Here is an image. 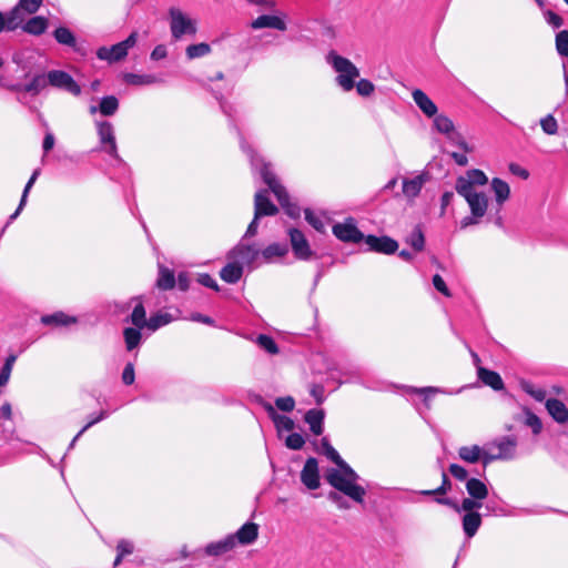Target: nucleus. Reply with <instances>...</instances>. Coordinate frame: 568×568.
I'll return each instance as SVG.
<instances>
[{
  "label": "nucleus",
  "mask_w": 568,
  "mask_h": 568,
  "mask_svg": "<svg viewBox=\"0 0 568 568\" xmlns=\"http://www.w3.org/2000/svg\"><path fill=\"white\" fill-rule=\"evenodd\" d=\"M321 446L322 453L338 467L326 470V481L354 501L363 504L366 490L356 484L358 474L339 456L326 437L322 438Z\"/></svg>",
  "instance_id": "f257e3e1"
},
{
  "label": "nucleus",
  "mask_w": 568,
  "mask_h": 568,
  "mask_svg": "<svg viewBox=\"0 0 568 568\" xmlns=\"http://www.w3.org/2000/svg\"><path fill=\"white\" fill-rule=\"evenodd\" d=\"M333 69L338 73L336 83L346 92L355 87V80L359 77L358 68L347 58L331 52L327 57Z\"/></svg>",
  "instance_id": "f03ea898"
},
{
  "label": "nucleus",
  "mask_w": 568,
  "mask_h": 568,
  "mask_svg": "<svg viewBox=\"0 0 568 568\" xmlns=\"http://www.w3.org/2000/svg\"><path fill=\"white\" fill-rule=\"evenodd\" d=\"M241 148L251 156L252 166H260V174L263 179L264 183L268 185L270 191L276 197L284 196V186L278 182L275 174L271 170V164L263 161V159L256 156L253 153V150L245 144L244 141L241 142Z\"/></svg>",
  "instance_id": "7ed1b4c3"
},
{
  "label": "nucleus",
  "mask_w": 568,
  "mask_h": 568,
  "mask_svg": "<svg viewBox=\"0 0 568 568\" xmlns=\"http://www.w3.org/2000/svg\"><path fill=\"white\" fill-rule=\"evenodd\" d=\"M170 29L172 38L180 40L183 36H195L197 29L196 23L186 17L180 9L171 8L170 11Z\"/></svg>",
  "instance_id": "20e7f679"
},
{
  "label": "nucleus",
  "mask_w": 568,
  "mask_h": 568,
  "mask_svg": "<svg viewBox=\"0 0 568 568\" xmlns=\"http://www.w3.org/2000/svg\"><path fill=\"white\" fill-rule=\"evenodd\" d=\"M138 33L132 32L125 40L113 44L112 47H101L97 51V57L100 60H105L110 63L118 62L124 59L128 54L129 49L134 47L136 43Z\"/></svg>",
  "instance_id": "39448f33"
},
{
  "label": "nucleus",
  "mask_w": 568,
  "mask_h": 568,
  "mask_svg": "<svg viewBox=\"0 0 568 568\" xmlns=\"http://www.w3.org/2000/svg\"><path fill=\"white\" fill-rule=\"evenodd\" d=\"M42 6V0H19L9 11V28L17 29L24 21L27 14L36 13Z\"/></svg>",
  "instance_id": "423d86ee"
},
{
  "label": "nucleus",
  "mask_w": 568,
  "mask_h": 568,
  "mask_svg": "<svg viewBox=\"0 0 568 568\" xmlns=\"http://www.w3.org/2000/svg\"><path fill=\"white\" fill-rule=\"evenodd\" d=\"M456 192L466 200L475 217H483L486 214L488 199L483 192L466 191V185L462 183Z\"/></svg>",
  "instance_id": "0eeeda50"
},
{
  "label": "nucleus",
  "mask_w": 568,
  "mask_h": 568,
  "mask_svg": "<svg viewBox=\"0 0 568 568\" xmlns=\"http://www.w3.org/2000/svg\"><path fill=\"white\" fill-rule=\"evenodd\" d=\"M244 240L245 239H242L229 253V257L253 267L261 258V252L254 244H246Z\"/></svg>",
  "instance_id": "6e6552de"
},
{
  "label": "nucleus",
  "mask_w": 568,
  "mask_h": 568,
  "mask_svg": "<svg viewBox=\"0 0 568 568\" xmlns=\"http://www.w3.org/2000/svg\"><path fill=\"white\" fill-rule=\"evenodd\" d=\"M49 74V83L51 87L60 90H64L75 97L81 94L80 85L74 81V79L65 71L62 70H51L48 72Z\"/></svg>",
  "instance_id": "1a4fd4ad"
},
{
  "label": "nucleus",
  "mask_w": 568,
  "mask_h": 568,
  "mask_svg": "<svg viewBox=\"0 0 568 568\" xmlns=\"http://www.w3.org/2000/svg\"><path fill=\"white\" fill-rule=\"evenodd\" d=\"M100 143L104 145V151L112 158L119 160L118 146L115 142L114 129L108 121L97 122Z\"/></svg>",
  "instance_id": "9d476101"
},
{
  "label": "nucleus",
  "mask_w": 568,
  "mask_h": 568,
  "mask_svg": "<svg viewBox=\"0 0 568 568\" xmlns=\"http://www.w3.org/2000/svg\"><path fill=\"white\" fill-rule=\"evenodd\" d=\"M333 234L338 240L347 243H358L364 240V234L357 229L353 219L335 224L333 226Z\"/></svg>",
  "instance_id": "9b49d317"
},
{
  "label": "nucleus",
  "mask_w": 568,
  "mask_h": 568,
  "mask_svg": "<svg viewBox=\"0 0 568 568\" xmlns=\"http://www.w3.org/2000/svg\"><path fill=\"white\" fill-rule=\"evenodd\" d=\"M435 501L439 505H444L452 508L458 514L462 511H464L465 514L478 513L477 510L483 507V503L478 501L477 499L470 496L464 498L460 504L448 497H436Z\"/></svg>",
  "instance_id": "f8f14e48"
},
{
  "label": "nucleus",
  "mask_w": 568,
  "mask_h": 568,
  "mask_svg": "<svg viewBox=\"0 0 568 568\" xmlns=\"http://www.w3.org/2000/svg\"><path fill=\"white\" fill-rule=\"evenodd\" d=\"M288 235L295 256L300 260H308L313 252L305 235L297 229H290Z\"/></svg>",
  "instance_id": "ddd939ff"
},
{
  "label": "nucleus",
  "mask_w": 568,
  "mask_h": 568,
  "mask_svg": "<svg viewBox=\"0 0 568 568\" xmlns=\"http://www.w3.org/2000/svg\"><path fill=\"white\" fill-rule=\"evenodd\" d=\"M267 190H260L254 196V213L255 219L263 216H274L278 213V209L267 197Z\"/></svg>",
  "instance_id": "4468645a"
},
{
  "label": "nucleus",
  "mask_w": 568,
  "mask_h": 568,
  "mask_svg": "<svg viewBox=\"0 0 568 568\" xmlns=\"http://www.w3.org/2000/svg\"><path fill=\"white\" fill-rule=\"evenodd\" d=\"M301 481L311 490L320 487L318 463L314 457L306 459L301 471Z\"/></svg>",
  "instance_id": "2eb2a0df"
},
{
  "label": "nucleus",
  "mask_w": 568,
  "mask_h": 568,
  "mask_svg": "<svg viewBox=\"0 0 568 568\" xmlns=\"http://www.w3.org/2000/svg\"><path fill=\"white\" fill-rule=\"evenodd\" d=\"M365 243L369 246V250L383 254H393L398 248L397 241L389 236L367 235Z\"/></svg>",
  "instance_id": "dca6fc26"
},
{
  "label": "nucleus",
  "mask_w": 568,
  "mask_h": 568,
  "mask_svg": "<svg viewBox=\"0 0 568 568\" xmlns=\"http://www.w3.org/2000/svg\"><path fill=\"white\" fill-rule=\"evenodd\" d=\"M488 182L486 174L478 169L468 170L465 175L457 178L455 190L458 191L459 184L466 185V191H475L474 186L485 185Z\"/></svg>",
  "instance_id": "f3484780"
},
{
  "label": "nucleus",
  "mask_w": 568,
  "mask_h": 568,
  "mask_svg": "<svg viewBox=\"0 0 568 568\" xmlns=\"http://www.w3.org/2000/svg\"><path fill=\"white\" fill-rule=\"evenodd\" d=\"M235 547L234 536L227 535L225 538L210 542L204 548V554L210 557H220Z\"/></svg>",
  "instance_id": "a211bd4d"
},
{
  "label": "nucleus",
  "mask_w": 568,
  "mask_h": 568,
  "mask_svg": "<svg viewBox=\"0 0 568 568\" xmlns=\"http://www.w3.org/2000/svg\"><path fill=\"white\" fill-rule=\"evenodd\" d=\"M230 536H234L235 544L240 545H251L258 537V525L254 523L244 524L235 534H231Z\"/></svg>",
  "instance_id": "6ab92c4d"
},
{
  "label": "nucleus",
  "mask_w": 568,
  "mask_h": 568,
  "mask_svg": "<svg viewBox=\"0 0 568 568\" xmlns=\"http://www.w3.org/2000/svg\"><path fill=\"white\" fill-rule=\"evenodd\" d=\"M490 450H495L497 454L503 455V459H510L515 455V448L517 446V440L515 437L505 436L498 440H495L489 444Z\"/></svg>",
  "instance_id": "aec40b11"
},
{
  "label": "nucleus",
  "mask_w": 568,
  "mask_h": 568,
  "mask_svg": "<svg viewBox=\"0 0 568 568\" xmlns=\"http://www.w3.org/2000/svg\"><path fill=\"white\" fill-rule=\"evenodd\" d=\"M413 100L420 111L428 118L437 114L436 104L429 99V97L420 89H415L412 93Z\"/></svg>",
  "instance_id": "412c9836"
},
{
  "label": "nucleus",
  "mask_w": 568,
  "mask_h": 568,
  "mask_svg": "<svg viewBox=\"0 0 568 568\" xmlns=\"http://www.w3.org/2000/svg\"><path fill=\"white\" fill-rule=\"evenodd\" d=\"M477 376L483 384L491 387L494 390H501L504 388V382L497 372L478 366Z\"/></svg>",
  "instance_id": "4be33fe9"
},
{
  "label": "nucleus",
  "mask_w": 568,
  "mask_h": 568,
  "mask_svg": "<svg viewBox=\"0 0 568 568\" xmlns=\"http://www.w3.org/2000/svg\"><path fill=\"white\" fill-rule=\"evenodd\" d=\"M49 83V74H36L32 80L24 85L13 87L17 90H21L23 92L30 93L32 95H38L42 90H44Z\"/></svg>",
  "instance_id": "5701e85b"
},
{
  "label": "nucleus",
  "mask_w": 568,
  "mask_h": 568,
  "mask_svg": "<svg viewBox=\"0 0 568 568\" xmlns=\"http://www.w3.org/2000/svg\"><path fill=\"white\" fill-rule=\"evenodd\" d=\"M546 408L549 415L559 424H565L568 422V408L566 405L557 399L550 398L546 402Z\"/></svg>",
  "instance_id": "b1692460"
},
{
  "label": "nucleus",
  "mask_w": 568,
  "mask_h": 568,
  "mask_svg": "<svg viewBox=\"0 0 568 568\" xmlns=\"http://www.w3.org/2000/svg\"><path fill=\"white\" fill-rule=\"evenodd\" d=\"M253 29L271 28L280 31L286 30V23L276 16L263 14L257 17L252 23Z\"/></svg>",
  "instance_id": "393cba45"
},
{
  "label": "nucleus",
  "mask_w": 568,
  "mask_h": 568,
  "mask_svg": "<svg viewBox=\"0 0 568 568\" xmlns=\"http://www.w3.org/2000/svg\"><path fill=\"white\" fill-rule=\"evenodd\" d=\"M119 109V100L114 95H106L103 97L100 101L99 106L91 105L90 106V113L94 114L97 111H99L104 116H112L116 113Z\"/></svg>",
  "instance_id": "a878e982"
},
{
  "label": "nucleus",
  "mask_w": 568,
  "mask_h": 568,
  "mask_svg": "<svg viewBox=\"0 0 568 568\" xmlns=\"http://www.w3.org/2000/svg\"><path fill=\"white\" fill-rule=\"evenodd\" d=\"M466 490L468 496L483 503L488 497V487L484 481L477 478H469L466 481Z\"/></svg>",
  "instance_id": "bb28decb"
},
{
  "label": "nucleus",
  "mask_w": 568,
  "mask_h": 568,
  "mask_svg": "<svg viewBox=\"0 0 568 568\" xmlns=\"http://www.w3.org/2000/svg\"><path fill=\"white\" fill-rule=\"evenodd\" d=\"M261 252V263H272L276 257H283L288 253V247L283 243H272Z\"/></svg>",
  "instance_id": "cd10ccee"
},
{
  "label": "nucleus",
  "mask_w": 568,
  "mask_h": 568,
  "mask_svg": "<svg viewBox=\"0 0 568 568\" xmlns=\"http://www.w3.org/2000/svg\"><path fill=\"white\" fill-rule=\"evenodd\" d=\"M243 275V266L234 260V262L227 263L220 271L221 278L230 284L237 283Z\"/></svg>",
  "instance_id": "c85d7f7f"
},
{
  "label": "nucleus",
  "mask_w": 568,
  "mask_h": 568,
  "mask_svg": "<svg viewBox=\"0 0 568 568\" xmlns=\"http://www.w3.org/2000/svg\"><path fill=\"white\" fill-rule=\"evenodd\" d=\"M263 407L268 413L270 417L272 418V420L274 422L275 426L278 429H284L287 432H291L294 429L295 423L292 418H290L285 415L277 414L275 412L274 407L270 403H263Z\"/></svg>",
  "instance_id": "c756f323"
},
{
  "label": "nucleus",
  "mask_w": 568,
  "mask_h": 568,
  "mask_svg": "<svg viewBox=\"0 0 568 568\" xmlns=\"http://www.w3.org/2000/svg\"><path fill=\"white\" fill-rule=\"evenodd\" d=\"M462 526L468 538L474 537L481 526V515L479 513L465 514L462 518Z\"/></svg>",
  "instance_id": "7c9ffc66"
},
{
  "label": "nucleus",
  "mask_w": 568,
  "mask_h": 568,
  "mask_svg": "<svg viewBox=\"0 0 568 568\" xmlns=\"http://www.w3.org/2000/svg\"><path fill=\"white\" fill-rule=\"evenodd\" d=\"M324 410L322 409H310L306 412L304 416V420L310 425V429L314 435H322L323 433V422H324Z\"/></svg>",
  "instance_id": "2f4dec72"
},
{
  "label": "nucleus",
  "mask_w": 568,
  "mask_h": 568,
  "mask_svg": "<svg viewBox=\"0 0 568 568\" xmlns=\"http://www.w3.org/2000/svg\"><path fill=\"white\" fill-rule=\"evenodd\" d=\"M426 182L425 175L420 174L413 179H405L403 181V193L408 199H415L422 191Z\"/></svg>",
  "instance_id": "473e14b6"
},
{
  "label": "nucleus",
  "mask_w": 568,
  "mask_h": 568,
  "mask_svg": "<svg viewBox=\"0 0 568 568\" xmlns=\"http://www.w3.org/2000/svg\"><path fill=\"white\" fill-rule=\"evenodd\" d=\"M48 28V20L44 17H33L29 19L26 24L22 27L23 31L33 34V36H40L45 32Z\"/></svg>",
  "instance_id": "72a5a7b5"
},
{
  "label": "nucleus",
  "mask_w": 568,
  "mask_h": 568,
  "mask_svg": "<svg viewBox=\"0 0 568 568\" xmlns=\"http://www.w3.org/2000/svg\"><path fill=\"white\" fill-rule=\"evenodd\" d=\"M39 174H40V169H36L23 189L22 196H21V200H20V203H19L17 210L9 216V222H12L13 220H16L19 216V214L21 213V211L23 210V207L27 203L29 192H30L31 187L33 186V184L36 183Z\"/></svg>",
  "instance_id": "f704fd0d"
},
{
  "label": "nucleus",
  "mask_w": 568,
  "mask_h": 568,
  "mask_svg": "<svg viewBox=\"0 0 568 568\" xmlns=\"http://www.w3.org/2000/svg\"><path fill=\"white\" fill-rule=\"evenodd\" d=\"M491 190L494 191L496 201L499 205H503L509 199L510 187L504 180L494 178L491 181Z\"/></svg>",
  "instance_id": "c9c22d12"
},
{
  "label": "nucleus",
  "mask_w": 568,
  "mask_h": 568,
  "mask_svg": "<svg viewBox=\"0 0 568 568\" xmlns=\"http://www.w3.org/2000/svg\"><path fill=\"white\" fill-rule=\"evenodd\" d=\"M175 276L174 272L165 266L159 267V277L156 280V286L160 290L168 291L172 290L175 286Z\"/></svg>",
  "instance_id": "e433bc0d"
},
{
  "label": "nucleus",
  "mask_w": 568,
  "mask_h": 568,
  "mask_svg": "<svg viewBox=\"0 0 568 568\" xmlns=\"http://www.w3.org/2000/svg\"><path fill=\"white\" fill-rule=\"evenodd\" d=\"M483 448L478 445L463 446L458 449V456L466 463L475 464L480 460Z\"/></svg>",
  "instance_id": "4c0bfd02"
},
{
  "label": "nucleus",
  "mask_w": 568,
  "mask_h": 568,
  "mask_svg": "<svg viewBox=\"0 0 568 568\" xmlns=\"http://www.w3.org/2000/svg\"><path fill=\"white\" fill-rule=\"evenodd\" d=\"M53 37L58 43L68 45L70 48H73L75 51H78L75 37L71 32L70 29H68L65 27H59L54 30Z\"/></svg>",
  "instance_id": "58836bf2"
},
{
  "label": "nucleus",
  "mask_w": 568,
  "mask_h": 568,
  "mask_svg": "<svg viewBox=\"0 0 568 568\" xmlns=\"http://www.w3.org/2000/svg\"><path fill=\"white\" fill-rule=\"evenodd\" d=\"M132 301H139L138 304L134 306L133 312L131 314V323L138 327V328H144L146 327L148 320H146V312L145 308L140 301V297H133Z\"/></svg>",
  "instance_id": "ea45409f"
},
{
  "label": "nucleus",
  "mask_w": 568,
  "mask_h": 568,
  "mask_svg": "<svg viewBox=\"0 0 568 568\" xmlns=\"http://www.w3.org/2000/svg\"><path fill=\"white\" fill-rule=\"evenodd\" d=\"M141 329L142 328H138L135 326L124 328L123 336H124L125 347L129 352L133 351L134 348H136L140 345L141 339H142Z\"/></svg>",
  "instance_id": "a19ab883"
},
{
  "label": "nucleus",
  "mask_w": 568,
  "mask_h": 568,
  "mask_svg": "<svg viewBox=\"0 0 568 568\" xmlns=\"http://www.w3.org/2000/svg\"><path fill=\"white\" fill-rule=\"evenodd\" d=\"M406 243L410 245L415 252H422L424 250L425 236L419 224H417L413 232L406 237Z\"/></svg>",
  "instance_id": "79ce46f5"
},
{
  "label": "nucleus",
  "mask_w": 568,
  "mask_h": 568,
  "mask_svg": "<svg viewBox=\"0 0 568 568\" xmlns=\"http://www.w3.org/2000/svg\"><path fill=\"white\" fill-rule=\"evenodd\" d=\"M124 81L131 85H150L160 80L153 74L125 73Z\"/></svg>",
  "instance_id": "37998d69"
},
{
  "label": "nucleus",
  "mask_w": 568,
  "mask_h": 568,
  "mask_svg": "<svg viewBox=\"0 0 568 568\" xmlns=\"http://www.w3.org/2000/svg\"><path fill=\"white\" fill-rule=\"evenodd\" d=\"M41 322L45 325H57V326H65L72 323H75L77 320L74 317H70L65 315L62 312L52 314V315H45L41 318Z\"/></svg>",
  "instance_id": "c03bdc74"
},
{
  "label": "nucleus",
  "mask_w": 568,
  "mask_h": 568,
  "mask_svg": "<svg viewBox=\"0 0 568 568\" xmlns=\"http://www.w3.org/2000/svg\"><path fill=\"white\" fill-rule=\"evenodd\" d=\"M278 203L281 204V206L283 207V210L285 211V213L292 217V219H297L300 217V214H301V209L297 204L295 203H292L290 201V195L286 191V189H284V196H280V197H276Z\"/></svg>",
  "instance_id": "a18cd8bd"
},
{
  "label": "nucleus",
  "mask_w": 568,
  "mask_h": 568,
  "mask_svg": "<svg viewBox=\"0 0 568 568\" xmlns=\"http://www.w3.org/2000/svg\"><path fill=\"white\" fill-rule=\"evenodd\" d=\"M434 126L438 132L446 134V135L454 133V129H455L453 121L448 116L443 115V114L435 116Z\"/></svg>",
  "instance_id": "49530a36"
},
{
  "label": "nucleus",
  "mask_w": 568,
  "mask_h": 568,
  "mask_svg": "<svg viewBox=\"0 0 568 568\" xmlns=\"http://www.w3.org/2000/svg\"><path fill=\"white\" fill-rule=\"evenodd\" d=\"M210 52H211V47L205 42L191 44L185 50L186 57L190 60L204 57V55L209 54Z\"/></svg>",
  "instance_id": "de8ad7c7"
},
{
  "label": "nucleus",
  "mask_w": 568,
  "mask_h": 568,
  "mask_svg": "<svg viewBox=\"0 0 568 568\" xmlns=\"http://www.w3.org/2000/svg\"><path fill=\"white\" fill-rule=\"evenodd\" d=\"M452 489V481L448 478L447 474L443 471L442 474V485L436 489H426L422 490L420 494L424 496H443L446 495Z\"/></svg>",
  "instance_id": "09e8293b"
},
{
  "label": "nucleus",
  "mask_w": 568,
  "mask_h": 568,
  "mask_svg": "<svg viewBox=\"0 0 568 568\" xmlns=\"http://www.w3.org/2000/svg\"><path fill=\"white\" fill-rule=\"evenodd\" d=\"M171 322V315L168 314V313H159V314H155V315H152L149 320H148V324H146V327L150 329V331H156L159 329L160 327L169 324Z\"/></svg>",
  "instance_id": "8fccbe9b"
},
{
  "label": "nucleus",
  "mask_w": 568,
  "mask_h": 568,
  "mask_svg": "<svg viewBox=\"0 0 568 568\" xmlns=\"http://www.w3.org/2000/svg\"><path fill=\"white\" fill-rule=\"evenodd\" d=\"M256 344L261 348H263L264 351H266L267 353H270L272 355H275L278 353V347H277L275 341L268 335L260 334L256 337Z\"/></svg>",
  "instance_id": "3c124183"
},
{
  "label": "nucleus",
  "mask_w": 568,
  "mask_h": 568,
  "mask_svg": "<svg viewBox=\"0 0 568 568\" xmlns=\"http://www.w3.org/2000/svg\"><path fill=\"white\" fill-rule=\"evenodd\" d=\"M556 50L560 57L568 58V30L556 34Z\"/></svg>",
  "instance_id": "603ef678"
},
{
  "label": "nucleus",
  "mask_w": 568,
  "mask_h": 568,
  "mask_svg": "<svg viewBox=\"0 0 568 568\" xmlns=\"http://www.w3.org/2000/svg\"><path fill=\"white\" fill-rule=\"evenodd\" d=\"M540 125L542 131L549 135L556 134L558 131L557 120L551 114H548L547 116L542 118L540 120Z\"/></svg>",
  "instance_id": "864d4df0"
},
{
  "label": "nucleus",
  "mask_w": 568,
  "mask_h": 568,
  "mask_svg": "<svg viewBox=\"0 0 568 568\" xmlns=\"http://www.w3.org/2000/svg\"><path fill=\"white\" fill-rule=\"evenodd\" d=\"M305 444V439L298 433H292L286 437L285 445L287 448L293 450L302 449Z\"/></svg>",
  "instance_id": "5fc2aeb1"
},
{
  "label": "nucleus",
  "mask_w": 568,
  "mask_h": 568,
  "mask_svg": "<svg viewBox=\"0 0 568 568\" xmlns=\"http://www.w3.org/2000/svg\"><path fill=\"white\" fill-rule=\"evenodd\" d=\"M356 91L362 97H369L374 92V84L367 79H361L355 83Z\"/></svg>",
  "instance_id": "6e6d98bb"
},
{
  "label": "nucleus",
  "mask_w": 568,
  "mask_h": 568,
  "mask_svg": "<svg viewBox=\"0 0 568 568\" xmlns=\"http://www.w3.org/2000/svg\"><path fill=\"white\" fill-rule=\"evenodd\" d=\"M525 424L532 429L535 435H538L541 432L542 424L540 418L530 412L527 413Z\"/></svg>",
  "instance_id": "4d7b16f0"
},
{
  "label": "nucleus",
  "mask_w": 568,
  "mask_h": 568,
  "mask_svg": "<svg viewBox=\"0 0 568 568\" xmlns=\"http://www.w3.org/2000/svg\"><path fill=\"white\" fill-rule=\"evenodd\" d=\"M523 389L538 402H542L546 397V390L542 388H535L530 383H524Z\"/></svg>",
  "instance_id": "13d9d810"
},
{
  "label": "nucleus",
  "mask_w": 568,
  "mask_h": 568,
  "mask_svg": "<svg viewBox=\"0 0 568 568\" xmlns=\"http://www.w3.org/2000/svg\"><path fill=\"white\" fill-rule=\"evenodd\" d=\"M106 417V412L102 410L98 417L95 418V420H90L87 425H84L82 427V429L74 436V438L71 440L70 445H69V449H72L75 445V442L82 436V434L88 430L91 426H93L94 424L99 423L100 420L104 419Z\"/></svg>",
  "instance_id": "bf43d9fd"
},
{
  "label": "nucleus",
  "mask_w": 568,
  "mask_h": 568,
  "mask_svg": "<svg viewBox=\"0 0 568 568\" xmlns=\"http://www.w3.org/2000/svg\"><path fill=\"white\" fill-rule=\"evenodd\" d=\"M275 405L283 412H292L295 407V400L292 396L278 397L275 399Z\"/></svg>",
  "instance_id": "052dcab7"
},
{
  "label": "nucleus",
  "mask_w": 568,
  "mask_h": 568,
  "mask_svg": "<svg viewBox=\"0 0 568 568\" xmlns=\"http://www.w3.org/2000/svg\"><path fill=\"white\" fill-rule=\"evenodd\" d=\"M448 470L455 479L460 480V481H463V480L467 481L468 471L465 467H463L458 464H450Z\"/></svg>",
  "instance_id": "680f3d73"
},
{
  "label": "nucleus",
  "mask_w": 568,
  "mask_h": 568,
  "mask_svg": "<svg viewBox=\"0 0 568 568\" xmlns=\"http://www.w3.org/2000/svg\"><path fill=\"white\" fill-rule=\"evenodd\" d=\"M305 220L316 230H324V222L321 217L316 216L310 209L305 210Z\"/></svg>",
  "instance_id": "e2e57ef3"
},
{
  "label": "nucleus",
  "mask_w": 568,
  "mask_h": 568,
  "mask_svg": "<svg viewBox=\"0 0 568 568\" xmlns=\"http://www.w3.org/2000/svg\"><path fill=\"white\" fill-rule=\"evenodd\" d=\"M447 138L453 142L455 143L456 145H458L465 153H468V152H471L473 151V148H470L468 145V143L464 140V138L454 131V133H450L449 135H447Z\"/></svg>",
  "instance_id": "0e129e2a"
},
{
  "label": "nucleus",
  "mask_w": 568,
  "mask_h": 568,
  "mask_svg": "<svg viewBox=\"0 0 568 568\" xmlns=\"http://www.w3.org/2000/svg\"><path fill=\"white\" fill-rule=\"evenodd\" d=\"M134 544L128 539H120L116 545V552H120L124 557L133 554Z\"/></svg>",
  "instance_id": "69168bd1"
},
{
  "label": "nucleus",
  "mask_w": 568,
  "mask_h": 568,
  "mask_svg": "<svg viewBox=\"0 0 568 568\" xmlns=\"http://www.w3.org/2000/svg\"><path fill=\"white\" fill-rule=\"evenodd\" d=\"M544 17H545L546 21L554 28L558 29L564 24L562 18L551 10H546L544 12Z\"/></svg>",
  "instance_id": "338daca9"
},
{
  "label": "nucleus",
  "mask_w": 568,
  "mask_h": 568,
  "mask_svg": "<svg viewBox=\"0 0 568 568\" xmlns=\"http://www.w3.org/2000/svg\"><path fill=\"white\" fill-rule=\"evenodd\" d=\"M197 282L209 288H212L214 291H219L220 287L216 283V281L207 273L199 274Z\"/></svg>",
  "instance_id": "774afa93"
}]
</instances>
